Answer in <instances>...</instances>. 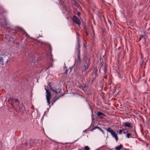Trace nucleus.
I'll return each instance as SVG.
<instances>
[{"label":"nucleus","mask_w":150,"mask_h":150,"mask_svg":"<svg viewBox=\"0 0 150 150\" xmlns=\"http://www.w3.org/2000/svg\"><path fill=\"white\" fill-rule=\"evenodd\" d=\"M45 90L46 91V98L47 100V102L48 103V105H49L50 104V97L51 96V93L46 88H45Z\"/></svg>","instance_id":"f03ea898"},{"label":"nucleus","mask_w":150,"mask_h":150,"mask_svg":"<svg viewBox=\"0 0 150 150\" xmlns=\"http://www.w3.org/2000/svg\"><path fill=\"white\" fill-rule=\"evenodd\" d=\"M87 87L88 86H87L86 84H83V85H82L81 86H80V88H87Z\"/></svg>","instance_id":"6ab92c4d"},{"label":"nucleus","mask_w":150,"mask_h":150,"mask_svg":"<svg viewBox=\"0 0 150 150\" xmlns=\"http://www.w3.org/2000/svg\"><path fill=\"white\" fill-rule=\"evenodd\" d=\"M72 67H70L69 68V74L71 72V71H72Z\"/></svg>","instance_id":"cd10ccee"},{"label":"nucleus","mask_w":150,"mask_h":150,"mask_svg":"<svg viewBox=\"0 0 150 150\" xmlns=\"http://www.w3.org/2000/svg\"><path fill=\"white\" fill-rule=\"evenodd\" d=\"M86 33L87 35H88V33L87 32H86Z\"/></svg>","instance_id":"a19ab883"},{"label":"nucleus","mask_w":150,"mask_h":150,"mask_svg":"<svg viewBox=\"0 0 150 150\" xmlns=\"http://www.w3.org/2000/svg\"><path fill=\"white\" fill-rule=\"evenodd\" d=\"M0 7L1 8H2V7L1 6H0Z\"/></svg>","instance_id":"37998d69"},{"label":"nucleus","mask_w":150,"mask_h":150,"mask_svg":"<svg viewBox=\"0 0 150 150\" xmlns=\"http://www.w3.org/2000/svg\"><path fill=\"white\" fill-rule=\"evenodd\" d=\"M50 84L51 82H50L48 83V85L49 86L50 89L52 90L56 94H58L59 93H60L61 91L60 89H59V88H56L54 87L53 88H52L51 87Z\"/></svg>","instance_id":"7ed1b4c3"},{"label":"nucleus","mask_w":150,"mask_h":150,"mask_svg":"<svg viewBox=\"0 0 150 150\" xmlns=\"http://www.w3.org/2000/svg\"><path fill=\"white\" fill-rule=\"evenodd\" d=\"M51 59L52 60V61H53V59H52V55H51Z\"/></svg>","instance_id":"e433bc0d"},{"label":"nucleus","mask_w":150,"mask_h":150,"mask_svg":"<svg viewBox=\"0 0 150 150\" xmlns=\"http://www.w3.org/2000/svg\"><path fill=\"white\" fill-rule=\"evenodd\" d=\"M100 65V67H103V62H101V63Z\"/></svg>","instance_id":"473e14b6"},{"label":"nucleus","mask_w":150,"mask_h":150,"mask_svg":"<svg viewBox=\"0 0 150 150\" xmlns=\"http://www.w3.org/2000/svg\"><path fill=\"white\" fill-rule=\"evenodd\" d=\"M10 104H11V105L12 106V107H13L14 106H13V104H12V103H10Z\"/></svg>","instance_id":"58836bf2"},{"label":"nucleus","mask_w":150,"mask_h":150,"mask_svg":"<svg viewBox=\"0 0 150 150\" xmlns=\"http://www.w3.org/2000/svg\"><path fill=\"white\" fill-rule=\"evenodd\" d=\"M131 135V134L130 133H127L126 134V136L127 138H129L130 137V136Z\"/></svg>","instance_id":"bb28decb"},{"label":"nucleus","mask_w":150,"mask_h":150,"mask_svg":"<svg viewBox=\"0 0 150 150\" xmlns=\"http://www.w3.org/2000/svg\"><path fill=\"white\" fill-rule=\"evenodd\" d=\"M95 69V75L96 76H98L97 75V71L98 70L97 69V68H96V69Z\"/></svg>","instance_id":"393cba45"},{"label":"nucleus","mask_w":150,"mask_h":150,"mask_svg":"<svg viewBox=\"0 0 150 150\" xmlns=\"http://www.w3.org/2000/svg\"><path fill=\"white\" fill-rule=\"evenodd\" d=\"M103 78H105V79H107V76H103Z\"/></svg>","instance_id":"72a5a7b5"},{"label":"nucleus","mask_w":150,"mask_h":150,"mask_svg":"<svg viewBox=\"0 0 150 150\" xmlns=\"http://www.w3.org/2000/svg\"><path fill=\"white\" fill-rule=\"evenodd\" d=\"M90 64L89 62H85L81 67L82 72H85L89 67Z\"/></svg>","instance_id":"20e7f679"},{"label":"nucleus","mask_w":150,"mask_h":150,"mask_svg":"<svg viewBox=\"0 0 150 150\" xmlns=\"http://www.w3.org/2000/svg\"><path fill=\"white\" fill-rule=\"evenodd\" d=\"M8 101L10 102V101H14L16 104H19V101L17 99H15L13 98H10L8 99Z\"/></svg>","instance_id":"6e6552de"},{"label":"nucleus","mask_w":150,"mask_h":150,"mask_svg":"<svg viewBox=\"0 0 150 150\" xmlns=\"http://www.w3.org/2000/svg\"><path fill=\"white\" fill-rule=\"evenodd\" d=\"M115 138L116 141H117L118 140V136L117 134L114 131L111 134Z\"/></svg>","instance_id":"9d476101"},{"label":"nucleus","mask_w":150,"mask_h":150,"mask_svg":"<svg viewBox=\"0 0 150 150\" xmlns=\"http://www.w3.org/2000/svg\"><path fill=\"white\" fill-rule=\"evenodd\" d=\"M25 34V36L26 37V38H30L31 39H32V38H31L30 36L25 31V33H24V34Z\"/></svg>","instance_id":"aec40b11"},{"label":"nucleus","mask_w":150,"mask_h":150,"mask_svg":"<svg viewBox=\"0 0 150 150\" xmlns=\"http://www.w3.org/2000/svg\"><path fill=\"white\" fill-rule=\"evenodd\" d=\"M8 35H6L5 36V38H8Z\"/></svg>","instance_id":"c9c22d12"},{"label":"nucleus","mask_w":150,"mask_h":150,"mask_svg":"<svg viewBox=\"0 0 150 150\" xmlns=\"http://www.w3.org/2000/svg\"><path fill=\"white\" fill-rule=\"evenodd\" d=\"M17 30L19 32L22 33L23 34H24V33H25V31L22 28H17Z\"/></svg>","instance_id":"9b49d317"},{"label":"nucleus","mask_w":150,"mask_h":150,"mask_svg":"<svg viewBox=\"0 0 150 150\" xmlns=\"http://www.w3.org/2000/svg\"><path fill=\"white\" fill-rule=\"evenodd\" d=\"M86 42H83V47L85 48H86Z\"/></svg>","instance_id":"c85d7f7f"},{"label":"nucleus","mask_w":150,"mask_h":150,"mask_svg":"<svg viewBox=\"0 0 150 150\" xmlns=\"http://www.w3.org/2000/svg\"><path fill=\"white\" fill-rule=\"evenodd\" d=\"M97 114L98 116H99L100 115H103L105 116H106V115L105 114H103V113H102V112H101L100 111H98L97 112Z\"/></svg>","instance_id":"2eb2a0df"},{"label":"nucleus","mask_w":150,"mask_h":150,"mask_svg":"<svg viewBox=\"0 0 150 150\" xmlns=\"http://www.w3.org/2000/svg\"><path fill=\"white\" fill-rule=\"evenodd\" d=\"M90 148L88 146H85L84 147V150H90Z\"/></svg>","instance_id":"5701e85b"},{"label":"nucleus","mask_w":150,"mask_h":150,"mask_svg":"<svg viewBox=\"0 0 150 150\" xmlns=\"http://www.w3.org/2000/svg\"><path fill=\"white\" fill-rule=\"evenodd\" d=\"M123 132V129L119 130V133L120 134H122V132Z\"/></svg>","instance_id":"a878e982"},{"label":"nucleus","mask_w":150,"mask_h":150,"mask_svg":"<svg viewBox=\"0 0 150 150\" xmlns=\"http://www.w3.org/2000/svg\"><path fill=\"white\" fill-rule=\"evenodd\" d=\"M59 98H58L57 97H55L52 101V104L53 105V103L58 99Z\"/></svg>","instance_id":"dca6fc26"},{"label":"nucleus","mask_w":150,"mask_h":150,"mask_svg":"<svg viewBox=\"0 0 150 150\" xmlns=\"http://www.w3.org/2000/svg\"><path fill=\"white\" fill-rule=\"evenodd\" d=\"M81 85H82V84L81 83H79L77 86L79 88H81L80 86H81Z\"/></svg>","instance_id":"7c9ffc66"},{"label":"nucleus","mask_w":150,"mask_h":150,"mask_svg":"<svg viewBox=\"0 0 150 150\" xmlns=\"http://www.w3.org/2000/svg\"><path fill=\"white\" fill-rule=\"evenodd\" d=\"M108 21L109 22V24H110V25H112V23L111 21H110V20H109V19H108Z\"/></svg>","instance_id":"c756f323"},{"label":"nucleus","mask_w":150,"mask_h":150,"mask_svg":"<svg viewBox=\"0 0 150 150\" xmlns=\"http://www.w3.org/2000/svg\"><path fill=\"white\" fill-rule=\"evenodd\" d=\"M80 53H79V52H78V54L77 56V57L78 59V61L79 63H80L81 61L80 57Z\"/></svg>","instance_id":"a211bd4d"},{"label":"nucleus","mask_w":150,"mask_h":150,"mask_svg":"<svg viewBox=\"0 0 150 150\" xmlns=\"http://www.w3.org/2000/svg\"><path fill=\"white\" fill-rule=\"evenodd\" d=\"M9 58L6 55H3V57H0V62H2V65H4L3 62H5V64H7L8 62Z\"/></svg>","instance_id":"f257e3e1"},{"label":"nucleus","mask_w":150,"mask_h":150,"mask_svg":"<svg viewBox=\"0 0 150 150\" xmlns=\"http://www.w3.org/2000/svg\"><path fill=\"white\" fill-rule=\"evenodd\" d=\"M64 69L65 71V72L64 73V74H67L68 70L67 69L66 66H65L64 67Z\"/></svg>","instance_id":"f3484780"},{"label":"nucleus","mask_w":150,"mask_h":150,"mask_svg":"<svg viewBox=\"0 0 150 150\" xmlns=\"http://www.w3.org/2000/svg\"><path fill=\"white\" fill-rule=\"evenodd\" d=\"M5 24H6V25H8V23L7 22H5Z\"/></svg>","instance_id":"ea45409f"},{"label":"nucleus","mask_w":150,"mask_h":150,"mask_svg":"<svg viewBox=\"0 0 150 150\" xmlns=\"http://www.w3.org/2000/svg\"><path fill=\"white\" fill-rule=\"evenodd\" d=\"M128 130L126 129H123V133L124 134H125L128 132Z\"/></svg>","instance_id":"b1692460"},{"label":"nucleus","mask_w":150,"mask_h":150,"mask_svg":"<svg viewBox=\"0 0 150 150\" xmlns=\"http://www.w3.org/2000/svg\"><path fill=\"white\" fill-rule=\"evenodd\" d=\"M13 33H14V35H15L17 33V32L16 31V30H15L14 31V32H13Z\"/></svg>","instance_id":"f704fd0d"},{"label":"nucleus","mask_w":150,"mask_h":150,"mask_svg":"<svg viewBox=\"0 0 150 150\" xmlns=\"http://www.w3.org/2000/svg\"><path fill=\"white\" fill-rule=\"evenodd\" d=\"M72 21L73 22L76 24L80 25L81 24V22L79 18L76 16H74L72 18Z\"/></svg>","instance_id":"39448f33"},{"label":"nucleus","mask_w":150,"mask_h":150,"mask_svg":"<svg viewBox=\"0 0 150 150\" xmlns=\"http://www.w3.org/2000/svg\"><path fill=\"white\" fill-rule=\"evenodd\" d=\"M19 108L20 109V112L23 113L24 111H25V107L23 105V103H22L21 104L19 105Z\"/></svg>","instance_id":"0eeeda50"},{"label":"nucleus","mask_w":150,"mask_h":150,"mask_svg":"<svg viewBox=\"0 0 150 150\" xmlns=\"http://www.w3.org/2000/svg\"><path fill=\"white\" fill-rule=\"evenodd\" d=\"M49 66H48V67H47V68L45 69V70H47L48 69H49Z\"/></svg>","instance_id":"4c0bfd02"},{"label":"nucleus","mask_w":150,"mask_h":150,"mask_svg":"<svg viewBox=\"0 0 150 150\" xmlns=\"http://www.w3.org/2000/svg\"><path fill=\"white\" fill-rule=\"evenodd\" d=\"M103 70L104 71L105 74L107 71V69L106 65H105L104 66Z\"/></svg>","instance_id":"412c9836"},{"label":"nucleus","mask_w":150,"mask_h":150,"mask_svg":"<svg viewBox=\"0 0 150 150\" xmlns=\"http://www.w3.org/2000/svg\"><path fill=\"white\" fill-rule=\"evenodd\" d=\"M7 28H9L10 29V28L9 27H7Z\"/></svg>","instance_id":"79ce46f5"},{"label":"nucleus","mask_w":150,"mask_h":150,"mask_svg":"<svg viewBox=\"0 0 150 150\" xmlns=\"http://www.w3.org/2000/svg\"><path fill=\"white\" fill-rule=\"evenodd\" d=\"M143 62H144V61H143V60L142 61V63H143Z\"/></svg>","instance_id":"c03bdc74"},{"label":"nucleus","mask_w":150,"mask_h":150,"mask_svg":"<svg viewBox=\"0 0 150 150\" xmlns=\"http://www.w3.org/2000/svg\"><path fill=\"white\" fill-rule=\"evenodd\" d=\"M80 15H81L80 13L79 12H78V14H77L78 16H79L80 17Z\"/></svg>","instance_id":"2f4dec72"},{"label":"nucleus","mask_w":150,"mask_h":150,"mask_svg":"<svg viewBox=\"0 0 150 150\" xmlns=\"http://www.w3.org/2000/svg\"><path fill=\"white\" fill-rule=\"evenodd\" d=\"M106 130L107 132L110 133L111 134H112V133L114 131V130L112 129L110 127L107 128L106 129Z\"/></svg>","instance_id":"4468645a"},{"label":"nucleus","mask_w":150,"mask_h":150,"mask_svg":"<svg viewBox=\"0 0 150 150\" xmlns=\"http://www.w3.org/2000/svg\"><path fill=\"white\" fill-rule=\"evenodd\" d=\"M146 35V34L145 33V34L143 35H141L140 36L139 38V40H140L142 39H143L144 38L145 36Z\"/></svg>","instance_id":"4be33fe9"},{"label":"nucleus","mask_w":150,"mask_h":150,"mask_svg":"<svg viewBox=\"0 0 150 150\" xmlns=\"http://www.w3.org/2000/svg\"><path fill=\"white\" fill-rule=\"evenodd\" d=\"M123 123L122 127H127L129 128L132 127V124L131 122H124Z\"/></svg>","instance_id":"423d86ee"},{"label":"nucleus","mask_w":150,"mask_h":150,"mask_svg":"<svg viewBox=\"0 0 150 150\" xmlns=\"http://www.w3.org/2000/svg\"><path fill=\"white\" fill-rule=\"evenodd\" d=\"M99 129L103 134H104V131L101 129L100 127H97V126H96L95 127L93 128V129H92V130H93L95 129Z\"/></svg>","instance_id":"f8f14e48"},{"label":"nucleus","mask_w":150,"mask_h":150,"mask_svg":"<svg viewBox=\"0 0 150 150\" xmlns=\"http://www.w3.org/2000/svg\"><path fill=\"white\" fill-rule=\"evenodd\" d=\"M123 146L122 144H120L119 146H116L115 149L116 150H120V149L122 148Z\"/></svg>","instance_id":"ddd939ff"},{"label":"nucleus","mask_w":150,"mask_h":150,"mask_svg":"<svg viewBox=\"0 0 150 150\" xmlns=\"http://www.w3.org/2000/svg\"><path fill=\"white\" fill-rule=\"evenodd\" d=\"M80 40L79 39L77 40V42L78 43L77 46V50L78 52H79V53H80Z\"/></svg>","instance_id":"1a4fd4ad"}]
</instances>
